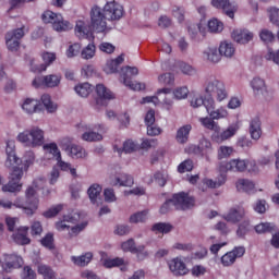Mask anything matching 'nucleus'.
Wrapping results in <instances>:
<instances>
[{
  "mask_svg": "<svg viewBox=\"0 0 279 279\" xmlns=\"http://www.w3.org/2000/svg\"><path fill=\"white\" fill-rule=\"evenodd\" d=\"M204 88L205 93L209 95L208 100L206 101L207 114H209V117H211L215 121L228 119V117H230L228 108L223 106L217 108L216 102L218 101V104H221L228 99V89L226 88V83L215 75H209L205 80Z\"/></svg>",
  "mask_w": 279,
  "mask_h": 279,
  "instance_id": "nucleus-1",
  "label": "nucleus"
},
{
  "mask_svg": "<svg viewBox=\"0 0 279 279\" xmlns=\"http://www.w3.org/2000/svg\"><path fill=\"white\" fill-rule=\"evenodd\" d=\"M22 167H14L13 171L10 173V181L8 184L2 186L3 193H20L23 189V175L29 171V167L36 162V155L33 150H27L22 160H20Z\"/></svg>",
  "mask_w": 279,
  "mask_h": 279,
  "instance_id": "nucleus-2",
  "label": "nucleus"
},
{
  "mask_svg": "<svg viewBox=\"0 0 279 279\" xmlns=\"http://www.w3.org/2000/svg\"><path fill=\"white\" fill-rule=\"evenodd\" d=\"M40 189H45V179H35L33 184L28 186L25 192L26 202L29 207H25L21 198H16L14 203H12V208L13 206L15 208H21L25 213V215L32 217V215H34V213L38 210L39 201L38 197H36V193H38Z\"/></svg>",
  "mask_w": 279,
  "mask_h": 279,
  "instance_id": "nucleus-3",
  "label": "nucleus"
},
{
  "mask_svg": "<svg viewBox=\"0 0 279 279\" xmlns=\"http://www.w3.org/2000/svg\"><path fill=\"white\" fill-rule=\"evenodd\" d=\"M218 169L220 173H228V171L232 173H245V171H248V173H258V166L253 159H231L220 162Z\"/></svg>",
  "mask_w": 279,
  "mask_h": 279,
  "instance_id": "nucleus-4",
  "label": "nucleus"
},
{
  "mask_svg": "<svg viewBox=\"0 0 279 279\" xmlns=\"http://www.w3.org/2000/svg\"><path fill=\"white\" fill-rule=\"evenodd\" d=\"M16 142L32 149L43 147L45 145V131L40 126H31L17 134Z\"/></svg>",
  "mask_w": 279,
  "mask_h": 279,
  "instance_id": "nucleus-5",
  "label": "nucleus"
},
{
  "mask_svg": "<svg viewBox=\"0 0 279 279\" xmlns=\"http://www.w3.org/2000/svg\"><path fill=\"white\" fill-rule=\"evenodd\" d=\"M77 221H80V214L63 215L62 219L54 223V228L58 232H68L70 238L77 236L88 226V222H81L71 227V225H75Z\"/></svg>",
  "mask_w": 279,
  "mask_h": 279,
  "instance_id": "nucleus-6",
  "label": "nucleus"
},
{
  "mask_svg": "<svg viewBox=\"0 0 279 279\" xmlns=\"http://www.w3.org/2000/svg\"><path fill=\"white\" fill-rule=\"evenodd\" d=\"M78 130L83 132L81 138L86 143H99L104 141V135L99 132H106L104 124H86L82 123L78 125Z\"/></svg>",
  "mask_w": 279,
  "mask_h": 279,
  "instance_id": "nucleus-7",
  "label": "nucleus"
},
{
  "mask_svg": "<svg viewBox=\"0 0 279 279\" xmlns=\"http://www.w3.org/2000/svg\"><path fill=\"white\" fill-rule=\"evenodd\" d=\"M41 21L44 23H51L56 32H69V29H73V25L69 21H64L62 14L52 11H45L41 15Z\"/></svg>",
  "mask_w": 279,
  "mask_h": 279,
  "instance_id": "nucleus-8",
  "label": "nucleus"
},
{
  "mask_svg": "<svg viewBox=\"0 0 279 279\" xmlns=\"http://www.w3.org/2000/svg\"><path fill=\"white\" fill-rule=\"evenodd\" d=\"M90 27L96 34H104L109 32L108 22H106V15L101 8L95 5L90 10Z\"/></svg>",
  "mask_w": 279,
  "mask_h": 279,
  "instance_id": "nucleus-9",
  "label": "nucleus"
},
{
  "mask_svg": "<svg viewBox=\"0 0 279 279\" xmlns=\"http://www.w3.org/2000/svg\"><path fill=\"white\" fill-rule=\"evenodd\" d=\"M138 75L137 68L125 66L122 68V82L124 86L131 88V90H145V84L132 81V77Z\"/></svg>",
  "mask_w": 279,
  "mask_h": 279,
  "instance_id": "nucleus-10",
  "label": "nucleus"
},
{
  "mask_svg": "<svg viewBox=\"0 0 279 279\" xmlns=\"http://www.w3.org/2000/svg\"><path fill=\"white\" fill-rule=\"evenodd\" d=\"M172 205L175 210H191L195 206V198L186 192H179L172 195Z\"/></svg>",
  "mask_w": 279,
  "mask_h": 279,
  "instance_id": "nucleus-11",
  "label": "nucleus"
},
{
  "mask_svg": "<svg viewBox=\"0 0 279 279\" xmlns=\"http://www.w3.org/2000/svg\"><path fill=\"white\" fill-rule=\"evenodd\" d=\"M0 258L2 269L8 274H10V271H14V269H21V267H23V257L19 254H3Z\"/></svg>",
  "mask_w": 279,
  "mask_h": 279,
  "instance_id": "nucleus-12",
  "label": "nucleus"
},
{
  "mask_svg": "<svg viewBox=\"0 0 279 279\" xmlns=\"http://www.w3.org/2000/svg\"><path fill=\"white\" fill-rule=\"evenodd\" d=\"M186 154H196L203 158H208L213 154V143L209 142L206 137H203L198 145H189L185 148Z\"/></svg>",
  "mask_w": 279,
  "mask_h": 279,
  "instance_id": "nucleus-13",
  "label": "nucleus"
},
{
  "mask_svg": "<svg viewBox=\"0 0 279 279\" xmlns=\"http://www.w3.org/2000/svg\"><path fill=\"white\" fill-rule=\"evenodd\" d=\"M25 26H22L20 28L10 31L5 35V45L9 49V51H17L19 47L21 45V38L25 36Z\"/></svg>",
  "mask_w": 279,
  "mask_h": 279,
  "instance_id": "nucleus-14",
  "label": "nucleus"
},
{
  "mask_svg": "<svg viewBox=\"0 0 279 279\" xmlns=\"http://www.w3.org/2000/svg\"><path fill=\"white\" fill-rule=\"evenodd\" d=\"M62 82V75L60 74H49L46 76H37L33 81V86L39 88V86H46L47 88H57Z\"/></svg>",
  "mask_w": 279,
  "mask_h": 279,
  "instance_id": "nucleus-15",
  "label": "nucleus"
},
{
  "mask_svg": "<svg viewBox=\"0 0 279 279\" xmlns=\"http://www.w3.org/2000/svg\"><path fill=\"white\" fill-rule=\"evenodd\" d=\"M241 128V123L239 121L231 123L226 130L219 133L216 132L213 134V141L216 143H223L226 141H230L233 136H236V132H239Z\"/></svg>",
  "mask_w": 279,
  "mask_h": 279,
  "instance_id": "nucleus-16",
  "label": "nucleus"
},
{
  "mask_svg": "<svg viewBox=\"0 0 279 279\" xmlns=\"http://www.w3.org/2000/svg\"><path fill=\"white\" fill-rule=\"evenodd\" d=\"M16 145L14 144V141H7V147H5V167L8 169H12L14 171V167H19L16 165H21V159L16 156Z\"/></svg>",
  "mask_w": 279,
  "mask_h": 279,
  "instance_id": "nucleus-17",
  "label": "nucleus"
},
{
  "mask_svg": "<svg viewBox=\"0 0 279 279\" xmlns=\"http://www.w3.org/2000/svg\"><path fill=\"white\" fill-rule=\"evenodd\" d=\"M168 268L174 276H189V267L182 257H173L167 262Z\"/></svg>",
  "mask_w": 279,
  "mask_h": 279,
  "instance_id": "nucleus-18",
  "label": "nucleus"
},
{
  "mask_svg": "<svg viewBox=\"0 0 279 279\" xmlns=\"http://www.w3.org/2000/svg\"><path fill=\"white\" fill-rule=\"evenodd\" d=\"M244 255L245 248L243 246H235L232 251L221 256L220 263L222 267H232L236 263V258H242Z\"/></svg>",
  "mask_w": 279,
  "mask_h": 279,
  "instance_id": "nucleus-19",
  "label": "nucleus"
},
{
  "mask_svg": "<svg viewBox=\"0 0 279 279\" xmlns=\"http://www.w3.org/2000/svg\"><path fill=\"white\" fill-rule=\"evenodd\" d=\"M250 86L255 97H263L264 99H267V97H269V89L267 88V83H265L262 77H253L250 82Z\"/></svg>",
  "mask_w": 279,
  "mask_h": 279,
  "instance_id": "nucleus-20",
  "label": "nucleus"
},
{
  "mask_svg": "<svg viewBox=\"0 0 279 279\" xmlns=\"http://www.w3.org/2000/svg\"><path fill=\"white\" fill-rule=\"evenodd\" d=\"M100 263L105 269H114V267H119L120 271H128L130 267V263L124 260L123 257H104L101 256Z\"/></svg>",
  "mask_w": 279,
  "mask_h": 279,
  "instance_id": "nucleus-21",
  "label": "nucleus"
},
{
  "mask_svg": "<svg viewBox=\"0 0 279 279\" xmlns=\"http://www.w3.org/2000/svg\"><path fill=\"white\" fill-rule=\"evenodd\" d=\"M104 12L111 21H119L123 17V5L117 1H110L105 4Z\"/></svg>",
  "mask_w": 279,
  "mask_h": 279,
  "instance_id": "nucleus-22",
  "label": "nucleus"
},
{
  "mask_svg": "<svg viewBox=\"0 0 279 279\" xmlns=\"http://www.w3.org/2000/svg\"><path fill=\"white\" fill-rule=\"evenodd\" d=\"M231 38L238 45H247L254 40V33L247 28H235L231 33Z\"/></svg>",
  "mask_w": 279,
  "mask_h": 279,
  "instance_id": "nucleus-23",
  "label": "nucleus"
},
{
  "mask_svg": "<svg viewBox=\"0 0 279 279\" xmlns=\"http://www.w3.org/2000/svg\"><path fill=\"white\" fill-rule=\"evenodd\" d=\"M110 184L112 186H132L134 179L129 174L112 170L110 173Z\"/></svg>",
  "mask_w": 279,
  "mask_h": 279,
  "instance_id": "nucleus-24",
  "label": "nucleus"
},
{
  "mask_svg": "<svg viewBox=\"0 0 279 279\" xmlns=\"http://www.w3.org/2000/svg\"><path fill=\"white\" fill-rule=\"evenodd\" d=\"M41 58L45 64L37 65L35 60L31 61V71H33V73H41V71H47V66L53 64L57 57L54 52H44Z\"/></svg>",
  "mask_w": 279,
  "mask_h": 279,
  "instance_id": "nucleus-25",
  "label": "nucleus"
},
{
  "mask_svg": "<svg viewBox=\"0 0 279 279\" xmlns=\"http://www.w3.org/2000/svg\"><path fill=\"white\" fill-rule=\"evenodd\" d=\"M96 95H97V99H96V104L98 106H104L102 101H110L112 99H114V93H112V90L108 89V87H106V85L104 84H97L96 85Z\"/></svg>",
  "mask_w": 279,
  "mask_h": 279,
  "instance_id": "nucleus-26",
  "label": "nucleus"
},
{
  "mask_svg": "<svg viewBox=\"0 0 279 279\" xmlns=\"http://www.w3.org/2000/svg\"><path fill=\"white\" fill-rule=\"evenodd\" d=\"M245 217V209L243 207H233L222 216V219L228 223H239Z\"/></svg>",
  "mask_w": 279,
  "mask_h": 279,
  "instance_id": "nucleus-27",
  "label": "nucleus"
},
{
  "mask_svg": "<svg viewBox=\"0 0 279 279\" xmlns=\"http://www.w3.org/2000/svg\"><path fill=\"white\" fill-rule=\"evenodd\" d=\"M210 3L216 10H222L229 19H234L235 9L230 3V0H211Z\"/></svg>",
  "mask_w": 279,
  "mask_h": 279,
  "instance_id": "nucleus-28",
  "label": "nucleus"
},
{
  "mask_svg": "<svg viewBox=\"0 0 279 279\" xmlns=\"http://www.w3.org/2000/svg\"><path fill=\"white\" fill-rule=\"evenodd\" d=\"M138 149V146L136 143H134L132 140H128L123 143V146H121V141L117 140L113 144V150L121 156V154L124 151V154H132V151H136Z\"/></svg>",
  "mask_w": 279,
  "mask_h": 279,
  "instance_id": "nucleus-29",
  "label": "nucleus"
},
{
  "mask_svg": "<svg viewBox=\"0 0 279 279\" xmlns=\"http://www.w3.org/2000/svg\"><path fill=\"white\" fill-rule=\"evenodd\" d=\"M65 150L70 158H73L74 160H84V158L88 157L86 148L76 144L69 145Z\"/></svg>",
  "mask_w": 279,
  "mask_h": 279,
  "instance_id": "nucleus-30",
  "label": "nucleus"
},
{
  "mask_svg": "<svg viewBox=\"0 0 279 279\" xmlns=\"http://www.w3.org/2000/svg\"><path fill=\"white\" fill-rule=\"evenodd\" d=\"M21 108L25 114H36L40 108V100L26 98L22 101Z\"/></svg>",
  "mask_w": 279,
  "mask_h": 279,
  "instance_id": "nucleus-31",
  "label": "nucleus"
},
{
  "mask_svg": "<svg viewBox=\"0 0 279 279\" xmlns=\"http://www.w3.org/2000/svg\"><path fill=\"white\" fill-rule=\"evenodd\" d=\"M203 59L211 64H219L221 62V52L217 47H208L203 51Z\"/></svg>",
  "mask_w": 279,
  "mask_h": 279,
  "instance_id": "nucleus-32",
  "label": "nucleus"
},
{
  "mask_svg": "<svg viewBox=\"0 0 279 279\" xmlns=\"http://www.w3.org/2000/svg\"><path fill=\"white\" fill-rule=\"evenodd\" d=\"M27 232H29V227H21L15 233H13L12 239L17 245H29L32 240L27 238Z\"/></svg>",
  "mask_w": 279,
  "mask_h": 279,
  "instance_id": "nucleus-33",
  "label": "nucleus"
},
{
  "mask_svg": "<svg viewBox=\"0 0 279 279\" xmlns=\"http://www.w3.org/2000/svg\"><path fill=\"white\" fill-rule=\"evenodd\" d=\"M124 60L125 58L123 57V54H120L116 59H109L104 68L105 73H107V75H112L114 73H118L119 65L123 64Z\"/></svg>",
  "mask_w": 279,
  "mask_h": 279,
  "instance_id": "nucleus-34",
  "label": "nucleus"
},
{
  "mask_svg": "<svg viewBox=\"0 0 279 279\" xmlns=\"http://www.w3.org/2000/svg\"><path fill=\"white\" fill-rule=\"evenodd\" d=\"M191 130H193V125L185 124L178 129L175 141L179 145H186L189 143V136H191Z\"/></svg>",
  "mask_w": 279,
  "mask_h": 279,
  "instance_id": "nucleus-35",
  "label": "nucleus"
},
{
  "mask_svg": "<svg viewBox=\"0 0 279 279\" xmlns=\"http://www.w3.org/2000/svg\"><path fill=\"white\" fill-rule=\"evenodd\" d=\"M90 29H93L92 26H88V23H86L84 20L76 21L75 35L77 38H90Z\"/></svg>",
  "mask_w": 279,
  "mask_h": 279,
  "instance_id": "nucleus-36",
  "label": "nucleus"
},
{
  "mask_svg": "<svg viewBox=\"0 0 279 279\" xmlns=\"http://www.w3.org/2000/svg\"><path fill=\"white\" fill-rule=\"evenodd\" d=\"M235 189L240 193H256V185L250 179H239Z\"/></svg>",
  "mask_w": 279,
  "mask_h": 279,
  "instance_id": "nucleus-37",
  "label": "nucleus"
},
{
  "mask_svg": "<svg viewBox=\"0 0 279 279\" xmlns=\"http://www.w3.org/2000/svg\"><path fill=\"white\" fill-rule=\"evenodd\" d=\"M220 57L223 58H234V53H236V48L232 41H221L218 48Z\"/></svg>",
  "mask_w": 279,
  "mask_h": 279,
  "instance_id": "nucleus-38",
  "label": "nucleus"
},
{
  "mask_svg": "<svg viewBox=\"0 0 279 279\" xmlns=\"http://www.w3.org/2000/svg\"><path fill=\"white\" fill-rule=\"evenodd\" d=\"M248 132L253 141H258L260 136H263V130L260 129L259 118H253L251 120Z\"/></svg>",
  "mask_w": 279,
  "mask_h": 279,
  "instance_id": "nucleus-39",
  "label": "nucleus"
},
{
  "mask_svg": "<svg viewBox=\"0 0 279 279\" xmlns=\"http://www.w3.org/2000/svg\"><path fill=\"white\" fill-rule=\"evenodd\" d=\"M40 100L44 108L49 114H53L54 112H58V104L51 100V96L49 94L41 95Z\"/></svg>",
  "mask_w": 279,
  "mask_h": 279,
  "instance_id": "nucleus-40",
  "label": "nucleus"
},
{
  "mask_svg": "<svg viewBox=\"0 0 279 279\" xmlns=\"http://www.w3.org/2000/svg\"><path fill=\"white\" fill-rule=\"evenodd\" d=\"M228 180V177L226 174H220L217 179H204L203 184L207 186V189H219L220 186H223Z\"/></svg>",
  "mask_w": 279,
  "mask_h": 279,
  "instance_id": "nucleus-41",
  "label": "nucleus"
},
{
  "mask_svg": "<svg viewBox=\"0 0 279 279\" xmlns=\"http://www.w3.org/2000/svg\"><path fill=\"white\" fill-rule=\"evenodd\" d=\"M198 121L205 130H210L211 132H219L221 130V126H219V123L215 122V119L211 117H202L198 118Z\"/></svg>",
  "mask_w": 279,
  "mask_h": 279,
  "instance_id": "nucleus-42",
  "label": "nucleus"
},
{
  "mask_svg": "<svg viewBox=\"0 0 279 279\" xmlns=\"http://www.w3.org/2000/svg\"><path fill=\"white\" fill-rule=\"evenodd\" d=\"M71 260L76 267H88V264L93 260V253L87 252L81 256H72Z\"/></svg>",
  "mask_w": 279,
  "mask_h": 279,
  "instance_id": "nucleus-43",
  "label": "nucleus"
},
{
  "mask_svg": "<svg viewBox=\"0 0 279 279\" xmlns=\"http://www.w3.org/2000/svg\"><path fill=\"white\" fill-rule=\"evenodd\" d=\"M171 230H173V226L169 222H157L151 227V232L155 234H169Z\"/></svg>",
  "mask_w": 279,
  "mask_h": 279,
  "instance_id": "nucleus-44",
  "label": "nucleus"
},
{
  "mask_svg": "<svg viewBox=\"0 0 279 279\" xmlns=\"http://www.w3.org/2000/svg\"><path fill=\"white\" fill-rule=\"evenodd\" d=\"M57 167L61 169V171H65L72 175V178H77V169L73 167L71 163L62 160V157L57 159Z\"/></svg>",
  "mask_w": 279,
  "mask_h": 279,
  "instance_id": "nucleus-45",
  "label": "nucleus"
},
{
  "mask_svg": "<svg viewBox=\"0 0 279 279\" xmlns=\"http://www.w3.org/2000/svg\"><path fill=\"white\" fill-rule=\"evenodd\" d=\"M97 53V47L94 43H89L86 47L81 50V58L83 60H93Z\"/></svg>",
  "mask_w": 279,
  "mask_h": 279,
  "instance_id": "nucleus-46",
  "label": "nucleus"
},
{
  "mask_svg": "<svg viewBox=\"0 0 279 279\" xmlns=\"http://www.w3.org/2000/svg\"><path fill=\"white\" fill-rule=\"evenodd\" d=\"M234 154V147L221 145L217 150L218 160H226Z\"/></svg>",
  "mask_w": 279,
  "mask_h": 279,
  "instance_id": "nucleus-47",
  "label": "nucleus"
},
{
  "mask_svg": "<svg viewBox=\"0 0 279 279\" xmlns=\"http://www.w3.org/2000/svg\"><path fill=\"white\" fill-rule=\"evenodd\" d=\"M207 27L211 34L223 32V23L215 17L208 21Z\"/></svg>",
  "mask_w": 279,
  "mask_h": 279,
  "instance_id": "nucleus-48",
  "label": "nucleus"
},
{
  "mask_svg": "<svg viewBox=\"0 0 279 279\" xmlns=\"http://www.w3.org/2000/svg\"><path fill=\"white\" fill-rule=\"evenodd\" d=\"M88 197L92 202V204H97V199H99V196L101 195V187L99 184H93L87 190Z\"/></svg>",
  "mask_w": 279,
  "mask_h": 279,
  "instance_id": "nucleus-49",
  "label": "nucleus"
},
{
  "mask_svg": "<svg viewBox=\"0 0 279 279\" xmlns=\"http://www.w3.org/2000/svg\"><path fill=\"white\" fill-rule=\"evenodd\" d=\"M149 219V210H143L133 214L130 217V222L131 223H145V221Z\"/></svg>",
  "mask_w": 279,
  "mask_h": 279,
  "instance_id": "nucleus-50",
  "label": "nucleus"
},
{
  "mask_svg": "<svg viewBox=\"0 0 279 279\" xmlns=\"http://www.w3.org/2000/svg\"><path fill=\"white\" fill-rule=\"evenodd\" d=\"M74 90L80 97H88L93 93V87L88 83H80L74 87Z\"/></svg>",
  "mask_w": 279,
  "mask_h": 279,
  "instance_id": "nucleus-51",
  "label": "nucleus"
},
{
  "mask_svg": "<svg viewBox=\"0 0 279 279\" xmlns=\"http://www.w3.org/2000/svg\"><path fill=\"white\" fill-rule=\"evenodd\" d=\"M177 69H179V71H181V73H183V75H195V73H197V70H195V68H193V65L184 62V61H179L177 63Z\"/></svg>",
  "mask_w": 279,
  "mask_h": 279,
  "instance_id": "nucleus-52",
  "label": "nucleus"
},
{
  "mask_svg": "<svg viewBox=\"0 0 279 279\" xmlns=\"http://www.w3.org/2000/svg\"><path fill=\"white\" fill-rule=\"evenodd\" d=\"M37 271L44 279H56V271L47 265H39Z\"/></svg>",
  "mask_w": 279,
  "mask_h": 279,
  "instance_id": "nucleus-53",
  "label": "nucleus"
},
{
  "mask_svg": "<svg viewBox=\"0 0 279 279\" xmlns=\"http://www.w3.org/2000/svg\"><path fill=\"white\" fill-rule=\"evenodd\" d=\"M44 151H46V154H51V156L54 157L56 160L62 157L60 148H58V144L56 143H49L44 145Z\"/></svg>",
  "mask_w": 279,
  "mask_h": 279,
  "instance_id": "nucleus-54",
  "label": "nucleus"
},
{
  "mask_svg": "<svg viewBox=\"0 0 279 279\" xmlns=\"http://www.w3.org/2000/svg\"><path fill=\"white\" fill-rule=\"evenodd\" d=\"M157 81L160 86H173L175 76L171 73H163L158 76Z\"/></svg>",
  "mask_w": 279,
  "mask_h": 279,
  "instance_id": "nucleus-55",
  "label": "nucleus"
},
{
  "mask_svg": "<svg viewBox=\"0 0 279 279\" xmlns=\"http://www.w3.org/2000/svg\"><path fill=\"white\" fill-rule=\"evenodd\" d=\"M265 60L267 62H272L277 66H279V49L274 50V48H267L266 53L264 54Z\"/></svg>",
  "mask_w": 279,
  "mask_h": 279,
  "instance_id": "nucleus-56",
  "label": "nucleus"
},
{
  "mask_svg": "<svg viewBox=\"0 0 279 279\" xmlns=\"http://www.w3.org/2000/svg\"><path fill=\"white\" fill-rule=\"evenodd\" d=\"M274 230H276V225H274L271 222H262V223H258L257 226H255V232H257V234H265L267 232H274Z\"/></svg>",
  "mask_w": 279,
  "mask_h": 279,
  "instance_id": "nucleus-57",
  "label": "nucleus"
},
{
  "mask_svg": "<svg viewBox=\"0 0 279 279\" xmlns=\"http://www.w3.org/2000/svg\"><path fill=\"white\" fill-rule=\"evenodd\" d=\"M259 38L262 43H265V45H269V43H274V40H276L274 33L267 28L259 32Z\"/></svg>",
  "mask_w": 279,
  "mask_h": 279,
  "instance_id": "nucleus-58",
  "label": "nucleus"
},
{
  "mask_svg": "<svg viewBox=\"0 0 279 279\" xmlns=\"http://www.w3.org/2000/svg\"><path fill=\"white\" fill-rule=\"evenodd\" d=\"M213 229L220 232L223 236H228V234L232 232V229H230L228 223L223 221H218L216 225H214Z\"/></svg>",
  "mask_w": 279,
  "mask_h": 279,
  "instance_id": "nucleus-59",
  "label": "nucleus"
},
{
  "mask_svg": "<svg viewBox=\"0 0 279 279\" xmlns=\"http://www.w3.org/2000/svg\"><path fill=\"white\" fill-rule=\"evenodd\" d=\"M208 101V97L204 98V96L202 95H195L190 104L192 106V108H202V106H204V108L206 109V102Z\"/></svg>",
  "mask_w": 279,
  "mask_h": 279,
  "instance_id": "nucleus-60",
  "label": "nucleus"
},
{
  "mask_svg": "<svg viewBox=\"0 0 279 279\" xmlns=\"http://www.w3.org/2000/svg\"><path fill=\"white\" fill-rule=\"evenodd\" d=\"M250 230H252V228L250 227V221H243L238 226L236 236L239 239H243L250 232Z\"/></svg>",
  "mask_w": 279,
  "mask_h": 279,
  "instance_id": "nucleus-61",
  "label": "nucleus"
},
{
  "mask_svg": "<svg viewBox=\"0 0 279 279\" xmlns=\"http://www.w3.org/2000/svg\"><path fill=\"white\" fill-rule=\"evenodd\" d=\"M173 95H174V99H178V100L186 99V97H189V87L186 86L177 87L173 90Z\"/></svg>",
  "mask_w": 279,
  "mask_h": 279,
  "instance_id": "nucleus-62",
  "label": "nucleus"
},
{
  "mask_svg": "<svg viewBox=\"0 0 279 279\" xmlns=\"http://www.w3.org/2000/svg\"><path fill=\"white\" fill-rule=\"evenodd\" d=\"M22 279H36V271L29 266H24L21 272Z\"/></svg>",
  "mask_w": 279,
  "mask_h": 279,
  "instance_id": "nucleus-63",
  "label": "nucleus"
},
{
  "mask_svg": "<svg viewBox=\"0 0 279 279\" xmlns=\"http://www.w3.org/2000/svg\"><path fill=\"white\" fill-rule=\"evenodd\" d=\"M269 19L274 25L279 26V9L276 7H271L269 10Z\"/></svg>",
  "mask_w": 279,
  "mask_h": 279,
  "instance_id": "nucleus-64",
  "label": "nucleus"
}]
</instances>
